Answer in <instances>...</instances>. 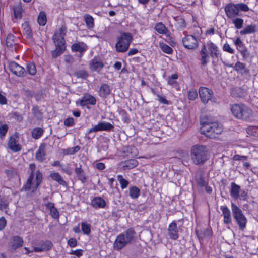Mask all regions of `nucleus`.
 Returning a JSON list of instances; mask_svg holds the SVG:
<instances>
[{"label": "nucleus", "mask_w": 258, "mask_h": 258, "mask_svg": "<svg viewBox=\"0 0 258 258\" xmlns=\"http://www.w3.org/2000/svg\"><path fill=\"white\" fill-rule=\"evenodd\" d=\"M249 10V8L248 6L242 3L238 4L230 3L227 4L224 8L226 15L230 19L240 16L241 15L240 11L247 12Z\"/></svg>", "instance_id": "7ed1b4c3"}, {"label": "nucleus", "mask_w": 258, "mask_h": 258, "mask_svg": "<svg viewBox=\"0 0 258 258\" xmlns=\"http://www.w3.org/2000/svg\"><path fill=\"white\" fill-rule=\"evenodd\" d=\"M110 92V90L109 86L107 84H103L100 87L99 95L100 96L103 97L109 95Z\"/></svg>", "instance_id": "c9c22d12"}, {"label": "nucleus", "mask_w": 258, "mask_h": 258, "mask_svg": "<svg viewBox=\"0 0 258 258\" xmlns=\"http://www.w3.org/2000/svg\"><path fill=\"white\" fill-rule=\"evenodd\" d=\"M36 175V188H37L40 184L42 179V175L39 170H37L35 173Z\"/></svg>", "instance_id": "603ef678"}, {"label": "nucleus", "mask_w": 258, "mask_h": 258, "mask_svg": "<svg viewBox=\"0 0 258 258\" xmlns=\"http://www.w3.org/2000/svg\"><path fill=\"white\" fill-rule=\"evenodd\" d=\"M80 105L82 107L87 106L88 108L89 107L88 105H94L96 104V98H83L82 99L80 100Z\"/></svg>", "instance_id": "bb28decb"}, {"label": "nucleus", "mask_w": 258, "mask_h": 258, "mask_svg": "<svg viewBox=\"0 0 258 258\" xmlns=\"http://www.w3.org/2000/svg\"><path fill=\"white\" fill-rule=\"evenodd\" d=\"M128 244V242L125 239V234L121 233L117 236L114 242L113 247L115 250H120Z\"/></svg>", "instance_id": "9b49d317"}, {"label": "nucleus", "mask_w": 258, "mask_h": 258, "mask_svg": "<svg viewBox=\"0 0 258 258\" xmlns=\"http://www.w3.org/2000/svg\"><path fill=\"white\" fill-rule=\"evenodd\" d=\"M103 64L102 62L98 58H94L92 60V63L91 64L92 69L95 71H99L103 68Z\"/></svg>", "instance_id": "7c9ffc66"}, {"label": "nucleus", "mask_w": 258, "mask_h": 258, "mask_svg": "<svg viewBox=\"0 0 258 258\" xmlns=\"http://www.w3.org/2000/svg\"><path fill=\"white\" fill-rule=\"evenodd\" d=\"M201 56V64L203 66H206L209 61V55L207 53L206 47L204 45L200 52Z\"/></svg>", "instance_id": "5701e85b"}, {"label": "nucleus", "mask_w": 258, "mask_h": 258, "mask_svg": "<svg viewBox=\"0 0 258 258\" xmlns=\"http://www.w3.org/2000/svg\"><path fill=\"white\" fill-rule=\"evenodd\" d=\"M247 159V156H241V155H235L233 157V159L234 160H246Z\"/></svg>", "instance_id": "0e129e2a"}, {"label": "nucleus", "mask_w": 258, "mask_h": 258, "mask_svg": "<svg viewBox=\"0 0 258 258\" xmlns=\"http://www.w3.org/2000/svg\"><path fill=\"white\" fill-rule=\"evenodd\" d=\"M67 32V28L64 25H61L60 28L58 30H56L53 36V40H56L55 38H56L57 41H59L60 40L61 41L60 39L62 38L63 40V42H65L64 39V36H65Z\"/></svg>", "instance_id": "dca6fc26"}, {"label": "nucleus", "mask_w": 258, "mask_h": 258, "mask_svg": "<svg viewBox=\"0 0 258 258\" xmlns=\"http://www.w3.org/2000/svg\"><path fill=\"white\" fill-rule=\"evenodd\" d=\"M63 153L64 155H73L74 154V151H73V148L72 147L64 149Z\"/></svg>", "instance_id": "e2e57ef3"}, {"label": "nucleus", "mask_w": 258, "mask_h": 258, "mask_svg": "<svg viewBox=\"0 0 258 258\" xmlns=\"http://www.w3.org/2000/svg\"><path fill=\"white\" fill-rule=\"evenodd\" d=\"M27 71L29 74L34 75L36 73V69L34 63H28L27 64Z\"/></svg>", "instance_id": "a18cd8bd"}, {"label": "nucleus", "mask_w": 258, "mask_h": 258, "mask_svg": "<svg viewBox=\"0 0 258 258\" xmlns=\"http://www.w3.org/2000/svg\"><path fill=\"white\" fill-rule=\"evenodd\" d=\"M197 236L199 237V238H203L205 237H207L210 236L211 235V231L210 229L207 228L204 230L203 231V233L202 235H199L197 233V230H196Z\"/></svg>", "instance_id": "864d4df0"}, {"label": "nucleus", "mask_w": 258, "mask_h": 258, "mask_svg": "<svg viewBox=\"0 0 258 258\" xmlns=\"http://www.w3.org/2000/svg\"><path fill=\"white\" fill-rule=\"evenodd\" d=\"M168 233L170 238L173 240H177L178 238L177 224L173 221L168 228Z\"/></svg>", "instance_id": "ddd939ff"}, {"label": "nucleus", "mask_w": 258, "mask_h": 258, "mask_svg": "<svg viewBox=\"0 0 258 258\" xmlns=\"http://www.w3.org/2000/svg\"><path fill=\"white\" fill-rule=\"evenodd\" d=\"M117 178L119 183L120 184L121 187L122 189H125L127 187L129 182L125 179L123 178L122 175H118L117 177Z\"/></svg>", "instance_id": "79ce46f5"}, {"label": "nucleus", "mask_w": 258, "mask_h": 258, "mask_svg": "<svg viewBox=\"0 0 258 258\" xmlns=\"http://www.w3.org/2000/svg\"><path fill=\"white\" fill-rule=\"evenodd\" d=\"M234 44L237 46L238 50L243 56H244L247 51L246 48L243 42L241 40L240 38L237 37L233 42Z\"/></svg>", "instance_id": "6ab92c4d"}, {"label": "nucleus", "mask_w": 258, "mask_h": 258, "mask_svg": "<svg viewBox=\"0 0 258 258\" xmlns=\"http://www.w3.org/2000/svg\"><path fill=\"white\" fill-rule=\"evenodd\" d=\"M23 243V240L20 237L15 236L13 237L12 246L13 249H15L22 247Z\"/></svg>", "instance_id": "cd10ccee"}, {"label": "nucleus", "mask_w": 258, "mask_h": 258, "mask_svg": "<svg viewBox=\"0 0 258 258\" xmlns=\"http://www.w3.org/2000/svg\"><path fill=\"white\" fill-rule=\"evenodd\" d=\"M43 131L40 127L35 128L32 132V136L33 138L37 139L43 134Z\"/></svg>", "instance_id": "a19ab883"}, {"label": "nucleus", "mask_w": 258, "mask_h": 258, "mask_svg": "<svg viewBox=\"0 0 258 258\" xmlns=\"http://www.w3.org/2000/svg\"><path fill=\"white\" fill-rule=\"evenodd\" d=\"M22 8L21 5L18 4L14 7V13L15 18L20 19L22 18Z\"/></svg>", "instance_id": "4c0bfd02"}, {"label": "nucleus", "mask_w": 258, "mask_h": 258, "mask_svg": "<svg viewBox=\"0 0 258 258\" xmlns=\"http://www.w3.org/2000/svg\"><path fill=\"white\" fill-rule=\"evenodd\" d=\"M55 39L56 40H53V42L55 44V49L51 52L52 56L54 58L62 54L66 49L65 42H63L62 38L60 39L61 41L60 40L59 41H57L56 38H55Z\"/></svg>", "instance_id": "9d476101"}, {"label": "nucleus", "mask_w": 258, "mask_h": 258, "mask_svg": "<svg viewBox=\"0 0 258 258\" xmlns=\"http://www.w3.org/2000/svg\"><path fill=\"white\" fill-rule=\"evenodd\" d=\"M243 23L244 20L242 18L237 17L232 18V23L237 29H240L242 27Z\"/></svg>", "instance_id": "58836bf2"}, {"label": "nucleus", "mask_w": 258, "mask_h": 258, "mask_svg": "<svg viewBox=\"0 0 258 258\" xmlns=\"http://www.w3.org/2000/svg\"><path fill=\"white\" fill-rule=\"evenodd\" d=\"M200 97H210L213 95V91L205 87H201L199 89Z\"/></svg>", "instance_id": "c85d7f7f"}, {"label": "nucleus", "mask_w": 258, "mask_h": 258, "mask_svg": "<svg viewBox=\"0 0 258 258\" xmlns=\"http://www.w3.org/2000/svg\"><path fill=\"white\" fill-rule=\"evenodd\" d=\"M75 172L77 175L78 179L84 183L86 181V176L84 173V171L81 168V166L79 167H76L75 169Z\"/></svg>", "instance_id": "c756f323"}, {"label": "nucleus", "mask_w": 258, "mask_h": 258, "mask_svg": "<svg viewBox=\"0 0 258 258\" xmlns=\"http://www.w3.org/2000/svg\"><path fill=\"white\" fill-rule=\"evenodd\" d=\"M155 30L160 34H166L168 30L164 24L162 23H158L155 26Z\"/></svg>", "instance_id": "2f4dec72"}, {"label": "nucleus", "mask_w": 258, "mask_h": 258, "mask_svg": "<svg viewBox=\"0 0 258 258\" xmlns=\"http://www.w3.org/2000/svg\"><path fill=\"white\" fill-rule=\"evenodd\" d=\"M83 250L82 249H77L75 250H72L70 254L75 255L78 257H80L83 254Z\"/></svg>", "instance_id": "bf43d9fd"}, {"label": "nucleus", "mask_w": 258, "mask_h": 258, "mask_svg": "<svg viewBox=\"0 0 258 258\" xmlns=\"http://www.w3.org/2000/svg\"><path fill=\"white\" fill-rule=\"evenodd\" d=\"M9 202L4 199H1L0 201V210H5L6 213H7L9 210Z\"/></svg>", "instance_id": "49530a36"}, {"label": "nucleus", "mask_w": 258, "mask_h": 258, "mask_svg": "<svg viewBox=\"0 0 258 258\" xmlns=\"http://www.w3.org/2000/svg\"><path fill=\"white\" fill-rule=\"evenodd\" d=\"M207 46L211 56L213 58H218L219 55V50L216 45L210 41L207 43Z\"/></svg>", "instance_id": "f3484780"}, {"label": "nucleus", "mask_w": 258, "mask_h": 258, "mask_svg": "<svg viewBox=\"0 0 258 258\" xmlns=\"http://www.w3.org/2000/svg\"><path fill=\"white\" fill-rule=\"evenodd\" d=\"M74 75L78 78L85 79L88 76V73L84 70H79L75 72Z\"/></svg>", "instance_id": "8fccbe9b"}, {"label": "nucleus", "mask_w": 258, "mask_h": 258, "mask_svg": "<svg viewBox=\"0 0 258 258\" xmlns=\"http://www.w3.org/2000/svg\"><path fill=\"white\" fill-rule=\"evenodd\" d=\"M240 186L237 185L235 182L231 183L230 195L235 199H237L240 195Z\"/></svg>", "instance_id": "aec40b11"}, {"label": "nucleus", "mask_w": 258, "mask_h": 258, "mask_svg": "<svg viewBox=\"0 0 258 258\" xmlns=\"http://www.w3.org/2000/svg\"><path fill=\"white\" fill-rule=\"evenodd\" d=\"M138 52V49H135V48H132L128 51V52L127 53V55H128V56H132V55L137 54Z\"/></svg>", "instance_id": "69168bd1"}, {"label": "nucleus", "mask_w": 258, "mask_h": 258, "mask_svg": "<svg viewBox=\"0 0 258 258\" xmlns=\"http://www.w3.org/2000/svg\"><path fill=\"white\" fill-rule=\"evenodd\" d=\"M68 244L70 247H74L77 245V241L75 238H70L68 241Z\"/></svg>", "instance_id": "680f3d73"}, {"label": "nucleus", "mask_w": 258, "mask_h": 258, "mask_svg": "<svg viewBox=\"0 0 258 258\" xmlns=\"http://www.w3.org/2000/svg\"><path fill=\"white\" fill-rule=\"evenodd\" d=\"M133 40L132 35L130 33L122 32L118 37L115 44L116 50L118 52H126Z\"/></svg>", "instance_id": "39448f33"}, {"label": "nucleus", "mask_w": 258, "mask_h": 258, "mask_svg": "<svg viewBox=\"0 0 258 258\" xmlns=\"http://www.w3.org/2000/svg\"><path fill=\"white\" fill-rule=\"evenodd\" d=\"M196 181L197 185L200 187H204L207 184L204 179V175L202 173L196 175Z\"/></svg>", "instance_id": "f704fd0d"}, {"label": "nucleus", "mask_w": 258, "mask_h": 258, "mask_svg": "<svg viewBox=\"0 0 258 258\" xmlns=\"http://www.w3.org/2000/svg\"><path fill=\"white\" fill-rule=\"evenodd\" d=\"M46 21L47 18L45 12L43 11L40 12L37 19L38 23L41 26H44L46 24Z\"/></svg>", "instance_id": "e433bc0d"}, {"label": "nucleus", "mask_w": 258, "mask_h": 258, "mask_svg": "<svg viewBox=\"0 0 258 258\" xmlns=\"http://www.w3.org/2000/svg\"><path fill=\"white\" fill-rule=\"evenodd\" d=\"M160 47L164 52L167 54H170L173 52V49L165 43H160Z\"/></svg>", "instance_id": "37998d69"}, {"label": "nucleus", "mask_w": 258, "mask_h": 258, "mask_svg": "<svg viewBox=\"0 0 258 258\" xmlns=\"http://www.w3.org/2000/svg\"><path fill=\"white\" fill-rule=\"evenodd\" d=\"M191 159L196 165L203 164L209 158V152L206 146L196 145L191 148Z\"/></svg>", "instance_id": "f03ea898"}, {"label": "nucleus", "mask_w": 258, "mask_h": 258, "mask_svg": "<svg viewBox=\"0 0 258 258\" xmlns=\"http://www.w3.org/2000/svg\"><path fill=\"white\" fill-rule=\"evenodd\" d=\"M220 209L223 216V222L225 224H228L232 221L231 214L230 209L226 206H220Z\"/></svg>", "instance_id": "4468645a"}, {"label": "nucleus", "mask_w": 258, "mask_h": 258, "mask_svg": "<svg viewBox=\"0 0 258 258\" xmlns=\"http://www.w3.org/2000/svg\"><path fill=\"white\" fill-rule=\"evenodd\" d=\"M8 130V126L7 124H3L0 126V138L4 137L7 133Z\"/></svg>", "instance_id": "6e6d98bb"}, {"label": "nucleus", "mask_w": 258, "mask_h": 258, "mask_svg": "<svg viewBox=\"0 0 258 258\" xmlns=\"http://www.w3.org/2000/svg\"><path fill=\"white\" fill-rule=\"evenodd\" d=\"M231 209L234 219L240 230L245 228L247 220L242 210L235 204L232 203Z\"/></svg>", "instance_id": "423d86ee"}, {"label": "nucleus", "mask_w": 258, "mask_h": 258, "mask_svg": "<svg viewBox=\"0 0 258 258\" xmlns=\"http://www.w3.org/2000/svg\"><path fill=\"white\" fill-rule=\"evenodd\" d=\"M182 42L185 48L188 49L196 48L198 45V42L195 36L187 35L182 38Z\"/></svg>", "instance_id": "6e6552de"}, {"label": "nucleus", "mask_w": 258, "mask_h": 258, "mask_svg": "<svg viewBox=\"0 0 258 258\" xmlns=\"http://www.w3.org/2000/svg\"><path fill=\"white\" fill-rule=\"evenodd\" d=\"M140 194V190L136 186H133L130 188L129 195L132 199H137Z\"/></svg>", "instance_id": "72a5a7b5"}, {"label": "nucleus", "mask_w": 258, "mask_h": 258, "mask_svg": "<svg viewBox=\"0 0 258 258\" xmlns=\"http://www.w3.org/2000/svg\"><path fill=\"white\" fill-rule=\"evenodd\" d=\"M258 28L256 25L251 24L246 26L243 30L240 31L241 35H246L255 33Z\"/></svg>", "instance_id": "4be33fe9"}, {"label": "nucleus", "mask_w": 258, "mask_h": 258, "mask_svg": "<svg viewBox=\"0 0 258 258\" xmlns=\"http://www.w3.org/2000/svg\"><path fill=\"white\" fill-rule=\"evenodd\" d=\"M91 205L95 208H104L106 202L101 197H95L92 200Z\"/></svg>", "instance_id": "412c9836"}, {"label": "nucleus", "mask_w": 258, "mask_h": 258, "mask_svg": "<svg viewBox=\"0 0 258 258\" xmlns=\"http://www.w3.org/2000/svg\"><path fill=\"white\" fill-rule=\"evenodd\" d=\"M50 177L54 180L57 181L59 184L66 186L67 184L58 173L52 172L50 174Z\"/></svg>", "instance_id": "a878e982"}, {"label": "nucleus", "mask_w": 258, "mask_h": 258, "mask_svg": "<svg viewBox=\"0 0 258 258\" xmlns=\"http://www.w3.org/2000/svg\"><path fill=\"white\" fill-rule=\"evenodd\" d=\"M45 144H41L35 154V158L40 162H43L46 159V153L45 152Z\"/></svg>", "instance_id": "2eb2a0df"}, {"label": "nucleus", "mask_w": 258, "mask_h": 258, "mask_svg": "<svg viewBox=\"0 0 258 258\" xmlns=\"http://www.w3.org/2000/svg\"><path fill=\"white\" fill-rule=\"evenodd\" d=\"M6 44L8 47H12L13 45L15 44L14 43V36L13 35L10 34L8 35L6 40Z\"/></svg>", "instance_id": "c03bdc74"}, {"label": "nucleus", "mask_w": 258, "mask_h": 258, "mask_svg": "<svg viewBox=\"0 0 258 258\" xmlns=\"http://www.w3.org/2000/svg\"><path fill=\"white\" fill-rule=\"evenodd\" d=\"M31 185L26 182V184L22 187V190L24 191H28L31 189Z\"/></svg>", "instance_id": "338daca9"}, {"label": "nucleus", "mask_w": 258, "mask_h": 258, "mask_svg": "<svg viewBox=\"0 0 258 258\" xmlns=\"http://www.w3.org/2000/svg\"><path fill=\"white\" fill-rule=\"evenodd\" d=\"M44 251L50 249L53 245L52 243L49 240H46L41 244Z\"/></svg>", "instance_id": "3c124183"}, {"label": "nucleus", "mask_w": 258, "mask_h": 258, "mask_svg": "<svg viewBox=\"0 0 258 258\" xmlns=\"http://www.w3.org/2000/svg\"><path fill=\"white\" fill-rule=\"evenodd\" d=\"M223 49L224 51L227 52L230 54H233L235 52L234 49L231 48L230 46L228 43H225L223 45Z\"/></svg>", "instance_id": "13d9d810"}, {"label": "nucleus", "mask_w": 258, "mask_h": 258, "mask_svg": "<svg viewBox=\"0 0 258 258\" xmlns=\"http://www.w3.org/2000/svg\"><path fill=\"white\" fill-rule=\"evenodd\" d=\"M45 206L49 209L50 215L54 219H56L59 218V212L57 209L54 207V204L53 203H48L45 205Z\"/></svg>", "instance_id": "b1692460"}, {"label": "nucleus", "mask_w": 258, "mask_h": 258, "mask_svg": "<svg viewBox=\"0 0 258 258\" xmlns=\"http://www.w3.org/2000/svg\"><path fill=\"white\" fill-rule=\"evenodd\" d=\"M9 69L14 74L21 77L26 74L25 69L14 61L9 62Z\"/></svg>", "instance_id": "1a4fd4ad"}, {"label": "nucleus", "mask_w": 258, "mask_h": 258, "mask_svg": "<svg viewBox=\"0 0 258 258\" xmlns=\"http://www.w3.org/2000/svg\"><path fill=\"white\" fill-rule=\"evenodd\" d=\"M124 164L125 165L123 166L124 168H127L128 169H132L136 167L138 164V162L136 160L132 159L126 161Z\"/></svg>", "instance_id": "ea45409f"}, {"label": "nucleus", "mask_w": 258, "mask_h": 258, "mask_svg": "<svg viewBox=\"0 0 258 258\" xmlns=\"http://www.w3.org/2000/svg\"><path fill=\"white\" fill-rule=\"evenodd\" d=\"M7 221L4 217L0 218V231L3 230L6 227Z\"/></svg>", "instance_id": "052dcab7"}, {"label": "nucleus", "mask_w": 258, "mask_h": 258, "mask_svg": "<svg viewBox=\"0 0 258 258\" xmlns=\"http://www.w3.org/2000/svg\"><path fill=\"white\" fill-rule=\"evenodd\" d=\"M18 136L16 135H12L8 143V147L13 152H18L21 150V146L17 143L16 139Z\"/></svg>", "instance_id": "f8f14e48"}, {"label": "nucleus", "mask_w": 258, "mask_h": 258, "mask_svg": "<svg viewBox=\"0 0 258 258\" xmlns=\"http://www.w3.org/2000/svg\"><path fill=\"white\" fill-rule=\"evenodd\" d=\"M125 239L128 242L131 243L133 240L135 235V231L133 228H129L125 231Z\"/></svg>", "instance_id": "473e14b6"}, {"label": "nucleus", "mask_w": 258, "mask_h": 258, "mask_svg": "<svg viewBox=\"0 0 258 258\" xmlns=\"http://www.w3.org/2000/svg\"><path fill=\"white\" fill-rule=\"evenodd\" d=\"M90 225L85 222H82L81 229L84 234L88 235L91 232Z\"/></svg>", "instance_id": "de8ad7c7"}, {"label": "nucleus", "mask_w": 258, "mask_h": 258, "mask_svg": "<svg viewBox=\"0 0 258 258\" xmlns=\"http://www.w3.org/2000/svg\"><path fill=\"white\" fill-rule=\"evenodd\" d=\"M245 68V65L242 62H237L234 67V69L236 71H239L240 70H244Z\"/></svg>", "instance_id": "4d7b16f0"}, {"label": "nucleus", "mask_w": 258, "mask_h": 258, "mask_svg": "<svg viewBox=\"0 0 258 258\" xmlns=\"http://www.w3.org/2000/svg\"><path fill=\"white\" fill-rule=\"evenodd\" d=\"M83 17L88 29L90 30L92 29L94 27V18L88 14H85Z\"/></svg>", "instance_id": "393cba45"}, {"label": "nucleus", "mask_w": 258, "mask_h": 258, "mask_svg": "<svg viewBox=\"0 0 258 258\" xmlns=\"http://www.w3.org/2000/svg\"><path fill=\"white\" fill-rule=\"evenodd\" d=\"M64 60L67 62L71 63L73 61V57L70 55H65Z\"/></svg>", "instance_id": "774afa93"}, {"label": "nucleus", "mask_w": 258, "mask_h": 258, "mask_svg": "<svg viewBox=\"0 0 258 258\" xmlns=\"http://www.w3.org/2000/svg\"><path fill=\"white\" fill-rule=\"evenodd\" d=\"M74 124V119L73 117H68L64 120V125L67 127H72Z\"/></svg>", "instance_id": "5fc2aeb1"}, {"label": "nucleus", "mask_w": 258, "mask_h": 258, "mask_svg": "<svg viewBox=\"0 0 258 258\" xmlns=\"http://www.w3.org/2000/svg\"><path fill=\"white\" fill-rule=\"evenodd\" d=\"M201 133L210 139H215L223 131L222 125L218 122H212L208 119H203L201 121Z\"/></svg>", "instance_id": "f257e3e1"}, {"label": "nucleus", "mask_w": 258, "mask_h": 258, "mask_svg": "<svg viewBox=\"0 0 258 258\" xmlns=\"http://www.w3.org/2000/svg\"><path fill=\"white\" fill-rule=\"evenodd\" d=\"M71 49L73 51L82 53L87 50V46L84 42H78L73 44L71 46Z\"/></svg>", "instance_id": "a211bd4d"}, {"label": "nucleus", "mask_w": 258, "mask_h": 258, "mask_svg": "<svg viewBox=\"0 0 258 258\" xmlns=\"http://www.w3.org/2000/svg\"><path fill=\"white\" fill-rule=\"evenodd\" d=\"M33 113L34 116L37 118V119L41 120L42 119V117H43L42 113L39 109V108L37 106H35L33 107Z\"/></svg>", "instance_id": "09e8293b"}, {"label": "nucleus", "mask_w": 258, "mask_h": 258, "mask_svg": "<svg viewBox=\"0 0 258 258\" xmlns=\"http://www.w3.org/2000/svg\"><path fill=\"white\" fill-rule=\"evenodd\" d=\"M231 111L232 114L239 119L247 120L252 115L251 110L243 104L233 105L231 107Z\"/></svg>", "instance_id": "20e7f679"}, {"label": "nucleus", "mask_w": 258, "mask_h": 258, "mask_svg": "<svg viewBox=\"0 0 258 258\" xmlns=\"http://www.w3.org/2000/svg\"><path fill=\"white\" fill-rule=\"evenodd\" d=\"M114 128V126L109 122H100L95 125L93 127L90 128L86 134V138L88 139H91L95 136L94 135H89L92 132H96L98 131H110Z\"/></svg>", "instance_id": "0eeeda50"}]
</instances>
